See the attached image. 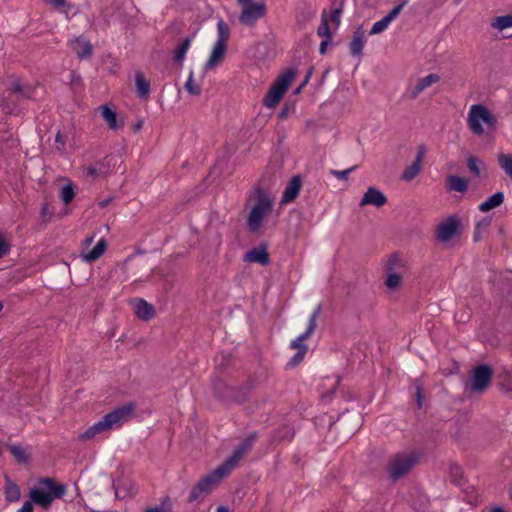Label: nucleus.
<instances>
[{"label": "nucleus", "instance_id": "c03bdc74", "mask_svg": "<svg viewBox=\"0 0 512 512\" xmlns=\"http://www.w3.org/2000/svg\"><path fill=\"white\" fill-rule=\"evenodd\" d=\"M94 431L92 430L91 426L83 433L78 435V440L80 441H88L95 437Z\"/></svg>", "mask_w": 512, "mask_h": 512}, {"label": "nucleus", "instance_id": "338daca9", "mask_svg": "<svg viewBox=\"0 0 512 512\" xmlns=\"http://www.w3.org/2000/svg\"><path fill=\"white\" fill-rule=\"evenodd\" d=\"M503 37H504V38H510V37H512V35L503 34Z\"/></svg>", "mask_w": 512, "mask_h": 512}, {"label": "nucleus", "instance_id": "39448f33", "mask_svg": "<svg viewBox=\"0 0 512 512\" xmlns=\"http://www.w3.org/2000/svg\"><path fill=\"white\" fill-rule=\"evenodd\" d=\"M467 122L470 130L474 134L482 135L484 133L482 123L486 124L488 127H494L497 123V119L487 107L477 104L471 106Z\"/></svg>", "mask_w": 512, "mask_h": 512}, {"label": "nucleus", "instance_id": "72a5a7b5", "mask_svg": "<svg viewBox=\"0 0 512 512\" xmlns=\"http://www.w3.org/2000/svg\"><path fill=\"white\" fill-rule=\"evenodd\" d=\"M11 91L20 94L23 98H31L34 93V89L31 86L22 85L19 81L12 83Z\"/></svg>", "mask_w": 512, "mask_h": 512}, {"label": "nucleus", "instance_id": "c85d7f7f", "mask_svg": "<svg viewBox=\"0 0 512 512\" xmlns=\"http://www.w3.org/2000/svg\"><path fill=\"white\" fill-rule=\"evenodd\" d=\"M491 27L500 32H504L505 30L512 28V14L493 18L491 21Z\"/></svg>", "mask_w": 512, "mask_h": 512}, {"label": "nucleus", "instance_id": "9b49d317", "mask_svg": "<svg viewBox=\"0 0 512 512\" xmlns=\"http://www.w3.org/2000/svg\"><path fill=\"white\" fill-rule=\"evenodd\" d=\"M241 7L242 11L239 15V21L247 27H253L258 19L266 15V5L263 2L246 4Z\"/></svg>", "mask_w": 512, "mask_h": 512}, {"label": "nucleus", "instance_id": "de8ad7c7", "mask_svg": "<svg viewBox=\"0 0 512 512\" xmlns=\"http://www.w3.org/2000/svg\"><path fill=\"white\" fill-rule=\"evenodd\" d=\"M450 471H451V475L453 477V481L456 482L457 484H459V482L456 480V477H461V475H462L461 468L457 465H453V466H451Z\"/></svg>", "mask_w": 512, "mask_h": 512}, {"label": "nucleus", "instance_id": "c9c22d12", "mask_svg": "<svg viewBox=\"0 0 512 512\" xmlns=\"http://www.w3.org/2000/svg\"><path fill=\"white\" fill-rule=\"evenodd\" d=\"M317 33L323 39L330 40V38H331L328 19L326 17L325 12H323V14L321 16V24L318 27Z\"/></svg>", "mask_w": 512, "mask_h": 512}, {"label": "nucleus", "instance_id": "49530a36", "mask_svg": "<svg viewBox=\"0 0 512 512\" xmlns=\"http://www.w3.org/2000/svg\"><path fill=\"white\" fill-rule=\"evenodd\" d=\"M81 82H82V79H81L80 75L75 73V72H71V74H70V84L73 87H77V86L81 85Z\"/></svg>", "mask_w": 512, "mask_h": 512}, {"label": "nucleus", "instance_id": "4be33fe9", "mask_svg": "<svg viewBox=\"0 0 512 512\" xmlns=\"http://www.w3.org/2000/svg\"><path fill=\"white\" fill-rule=\"evenodd\" d=\"M244 261L266 265L269 263V255L263 247L254 248L244 255Z\"/></svg>", "mask_w": 512, "mask_h": 512}, {"label": "nucleus", "instance_id": "37998d69", "mask_svg": "<svg viewBox=\"0 0 512 512\" xmlns=\"http://www.w3.org/2000/svg\"><path fill=\"white\" fill-rule=\"evenodd\" d=\"M425 155H426V147H425V145H423V144L418 145L417 146V153H416V157H415L414 162L423 165V159H424Z\"/></svg>", "mask_w": 512, "mask_h": 512}, {"label": "nucleus", "instance_id": "bf43d9fd", "mask_svg": "<svg viewBox=\"0 0 512 512\" xmlns=\"http://www.w3.org/2000/svg\"><path fill=\"white\" fill-rule=\"evenodd\" d=\"M240 6L253 3L252 0H237Z\"/></svg>", "mask_w": 512, "mask_h": 512}, {"label": "nucleus", "instance_id": "f704fd0d", "mask_svg": "<svg viewBox=\"0 0 512 512\" xmlns=\"http://www.w3.org/2000/svg\"><path fill=\"white\" fill-rule=\"evenodd\" d=\"M9 450L18 462L26 463L28 461V454L21 446L11 445Z\"/></svg>", "mask_w": 512, "mask_h": 512}, {"label": "nucleus", "instance_id": "cd10ccee", "mask_svg": "<svg viewBox=\"0 0 512 512\" xmlns=\"http://www.w3.org/2000/svg\"><path fill=\"white\" fill-rule=\"evenodd\" d=\"M100 111H101V115H102L103 119L108 124L110 129L117 130L122 126V124H119L117 122L116 113L112 109H110L108 106H101Z\"/></svg>", "mask_w": 512, "mask_h": 512}, {"label": "nucleus", "instance_id": "3c124183", "mask_svg": "<svg viewBox=\"0 0 512 512\" xmlns=\"http://www.w3.org/2000/svg\"><path fill=\"white\" fill-rule=\"evenodd\" d=\"M416 397H417V405L419 408H421L422 404H423V394H422V388L419 385L416 386Z\"/></svg>", "mask_w": 512, "mask_h": 512}, {"label": "nucleus", "instance_id": "a18cd8bd", "mask_svg": "<svg viewBox=\"0 0 512 512\" xmlns=\"http://www.w3.org/2000/svg\"><path fill=\"white\" fill-rule=\"evenodd\" d=\"M9 252V244L7 241L0 235V258L6 255Z\"/></svg>", "mask_w": 512, "mask_h": 512}, {"label": "nucleus", "instance_id": "4c0bfd02", "mask_svg": "<svg viewBox=\"0 0 512 512\" xmlns=\"http://www.w3.org/2000/svg\"><path fill=\"white\" fill-rule=\"evenodd\" d=\"M480 163H481V160L474 156H469L467 159L468 169L476 177L480 176V167H479Z\"/></svg>", "mask_w": 512, "mask_h": 512}, {"label": "nucleus", "instance_id": "b1692460", "mask_svg": "<svg viewBox=\"0 0 512 512\" xmlns=\"http://www.w3.org/2000/svg\"><path fill=\"white\" fill-rule=\"evenodd\" d=\"M364 44H365L364 31H362L360 28H358L354 32L352 40L349 45L351 55L361 56Z\"/></svg>", "mask_w": 512, "mask_h": 512}, {"label": "nucleus", "instance_id": "c756f323", "mask_svg": "<svg viewBox=\"0 0 512 512\" xmlns=\"http://www.w3.org/2000/svg\"><path fill=\"white\" fill-rule=\"evenodd\" d=\"M497 160L500 168L512 180V154L498 153Z\"/></svg>", "mask_w": 512, "mask_h": 512}, {"label": "nucleus", "instance_id": "7c9ffc66", "mask_svg": "<svg viewBox=\"0 0 512 512\" xmlns=\"http://www.w3.org/2000/svg\"><path fill=\"white\" fill-rule=\"evenodd\" d=\"M447 181L450 190L464 192L467 189V182L459 176L450 175Z\"/></svg>", "mask_w": 512, "mask_h": 512}, {"label": "nucleus", "instance_id": "f03ea898", "mask_svg": "<svg viewBox=\"0 0 512 512\" xmlns=\"http://www.w3.org/2000/svg\"><path fill=\"white\" fill-rule=\"evenodd\" d=\"M273 197L265 190H256V203L252 207L247 219V225L252 232H256L262 226L263 219L271 212Z\"/></svg>", "mask_w": 512, "mask_h": 512}, {"label": "nucleus", "instance_id": "79ce46f5", "mask_svg": "<svg viewBox=\"0 0 512 512\" xmlns=\"http://www.w3.org/2000/svg\"><path fill=\"white\" fill-rule=\"evenodd\" d=\"M356 166H352L345 170H331L330 174H332L334 177H336L338 180H347L349 174L354 171Z\"/></svg>", "mask_w": 512, "mask_h": 512}, {"label": "nucleus", "instance_id": "e2e57ef3", "mask_svg": "<svg viewBox=\"0 0 512 512\" xmlns=\"http://www.w3.org/2000/svg\"><path fill=\"white\" fill-rule=\"evenodd\" d=\"M491 512H505V511L500 507H495L491 510Z\"/></svg>", "mask_w": 512, "mask_h": 512}, {"label": "nucleus", "instance_id": "13d9d810", "mask_svg": "<svg viewBox=\"0 0 512 512\" xmlns=\"http://www.w3.org/2000/svg\"><path fill=\"white\" fill-rule=\"evenodd\" d=\"M145 512H164L162 508L154 507V508H148Z\"/></svg>", "mask_w": 512, "mask_h": 512}, {"label": "nucleus", "instance_id": "bb28decb", "mask_svg": "<svg viewBox=\"0 0 512 512\" xmlns=\"http://www.w3.org/2000/svg\"><path fill=\"white\" fill-rule=\"evenodd\" d=\"M136 92L140 98H145L150 92V83L146 80L142 72L138 71L135 74Z\"/></svg>", "mask_w": 512, "mask_h": 512}, {"label": "nucleus", "instance_id": "603ef678", "mask_svg": "<svg viewBox=\"0 0 512 512\" xmlns=\"http://www.w3.org/2000/svg\"><path fill=\"white\" fill-rule=\"evenodd\" d=\"M87 175L94 177L98 174L97 168L94 166H88L85 168Z\"/></svg>", "mask_w": 512, "mask_h": 512}, {"label": "nucleus", "instance_id": "4468645a", "mask_svg": "<svg viewBox=\"0 0 512 512\" xmlns=\"http://www.w3.org/2000/svg\"><path fill=\"white\" fill-rule=\"evenodd\" d=\"M255 438V434L248 436L235 448L231 457L222 463L230 472L235 469L243 456L252 448Z\"/></svg>", "mask_w": 512, "mask_h": 512}, {"label": "nucleus", "instance_id": "a878e982", "mask_svg": "<svg viewBox=\"0 0 512 512\" xmlns=\"http://www.w3.org/2000/svg\"><path fill=\"white\" fill-rule=\"evenodd\" d=\"M503 201L504 194L502 192H496L479 205V210L481 212H488L500 206L503 203Z\"/></svg>", "mask_w": 512, "mask_h": 512}, {"label": "nucleus", "instance_id": "09e8293b", "mask_svg": "<svg viewBox=\"0 0 512 512\" xmlns=\"http://www.w3.org/2000/svg\"><path fill=\"white\" fill-rule=\"evenodd\" d=\"M55 144H56L55 147H56L57 150H62L64 148L65 141H64V138H63V136L61 135L60 132H58L56 134Z\"/></svg>", "mask_w": 512, "mask_h": 512}, {"label": "nucleus", "instance_id": "412c9836", "mask_svg": "<svg viewBox=\"0 0 512 512\" xmlns=\"http://www.w3.org/2000/svg\"><path fill=\"white\" fill-rule=\"evenodd\" d=\"M137 493V487L133 480L123 479L115 485V495L117 498L124 499L126 497H132Z\"/></svg>", "mask_w": 512, "mask_h": 512}, {"label": "nucleus", "instance_id": "0eeeda50", "mask_svg": "<svg viewBox=\"0 0 512 512\" xmlns=\"http://www.w3.org/2000/svg\"><path fill=\"white\" fill-rule=\"evenodd\" d=\"M320 312H321V305H318L315 308L314 312L312 313V315L309 319V324H308V328H307L306 332L291 342L290 347L294 350H297L296 355L291 360V363L293 365L299 364L303 360L305 354L307 353L308 347L304 343V341L307 340L308 338H310V336L315 331L316 321H317L318 316L320 315Z\"/></svg>", "mask_w": 512, "mask_h": 512}, {"label": "nucleus", "instance_id": "9d476101", "mask_svg": "<svg viewBox=\"0 0 512 512\" xmlns=\"http://www.w3.org/2000/svg\"><path fill=\"white\" fill-rule=\"evenodd\" d=\"M461 227L460 219L451 215L441 221L436 228L435 236L439 243L447 245L451 240L459 234Z\"/></svg>", "mask_w": 512, "mask_h": 512}, {"label": "nucleus", "instance_id": "2eb2a0df", "mask_svg": "<svg viewBox=\"0 0 512 512\" xmlns=\"http://www.w3.org/2000/svg\"><path fill=\"white\" fill-rule=\"evenodd\" d=\"M408 3V0H402L399 5L394 7L388 15L381 20L375 22L370 30L371 35L379 34L383 32L389 24L400 14L403 7Z\"/></svg>", "mask_w": 512, "mask_h": 512}, {"label": "nucleus", "instance_id": "7ed1b4c3", "mask_svg": "<svg viewBox=\"0 0 512 512\" xmlns=\"http://www.w3.org/2000/svg\"><path fill=\"white\" fill-rule=\"evenodd\" d=\"M230 473L231 472L223 464H221L216 469L203 476L192 488L188 498L189 502H194L201 495L210 493Z\"/></svg>", "mask_w": 512, "mask_h": 512}, {"label": "nucleus", "instance_id": "864d4df0", "mask_svg": "<svg viewBox=\"0 0 512 512\" xmlns=\"http://www.w3.org/2000/svg\"><path fill=\"white\" fill-rule=\"evenodd\" d=\"M49 3L52 4L55 8H60L66 4V0H49Z\"/></svg>", "mask_w": 512, "mask_h": 512}, {"label": "nucleus", "instance_id": "1a4fd4ad", "mask_svg": "<svg viewBox=\"0 0 512 512\" xmlns=\"http://www.w3.org/2000/svg\"><path fill=\"white\" fill-rule=\"evenodd\" d=\"M405 271L403 260L397 255L390 256L386 263V286L391 290L399 289L401 287Z\"/></svg>", "mask_w": 512, "mask_h": 512}, {"label": "nucleus", "instance_id": "5fc2aeb1", "mask_svg": "<svg viewBox=\"0 0 512 512\" xmlns=\"http://www.w3.org/2000/svg\"><path fill=\"white\" fill-rule=\"evenodd\" d=\"M92 242H93V236L87 237L82 242V249L87 250V248L92 244Z\"/></svg>", "mask_w": 512, "mask_h": 512}, {"label": "nucleus", "instance_id": "052dcab7", "mask_svg": "<svg viewBox=\"0 0 512 512\" xmlns=\"http://www.w3.org/2000/svg\"><path fill=\"white\" fill-rule=\"evenodd\" d=\"M217 512H230L228 508L220 506L217 508Z\"/></svg>", "mask_w": 512, "mask_h": 512}, {"label": "nucleus", "instance_id": "20e7f679", "mask_svg": "<svg viewBox=\"0 0 512 512\" xmlns=\"http://www.w3.org/2000/svg\"><path fill=\"white\" fill-rule=\"evenodd\" d=\"M217 32V41L214 44L210 57L205 64L206 70H211L218 66L223 61L227 50V41L230 37V28L228 24L225 21L220 20L217 23Z\"/></svg>", "mask_w": 512, "mask_h": 512}, {"label": "nucleus", "instance_id": "2f4dec72", "mask_svg": "<svg viewBox=\"0 0 512 512\" xmlns=\"http://www.w3.org/2000/svg\"><path fill=\"white\" fill-rule=\"evenodd\" d=\"M422 170V164H418L416 162H413L411 165L405 168V170L402 173L401 178L404 181H411L413 180Z\"/></svg>", "mask_w": 512, "mask_h": 512}, {"label": "nucleus", "instance_id": "f3484780", "mask_svg": "<svg viewBox=\"0 0 512 512\" xmlns=\"http://www.w3.org/2000/svg\"><path fill=\"white\" fill-rule=\"evenodd\" d=\"M387 203V197L377 188L369 187L364 193L359 206L373 205L375 207H382Z\"/></svg>", "mask_w": 512, "mask_h": 512}, {"label": "nucleus", "instance_id": "6e6d98bb", "mask_svg": "<svg viewBox=\"0 0 512 512\" xmlns=\"http://www.w3.org/2000/svg\"><path fill=\"white\" fill-rule=\"evenodd\" d=\"M329 41L330 40L323 39L322 42L320 43L319 51L321 54H324L326 52V47H327Z\"/></svg>", "mask_w": 512, "mask_h": 512}, {"label": "nucleus", "instance_id": "f8f14e48", "mask_svg": "<svg viewBox=\"0 0 512 512\" xmlns=\"http://www.w3.org/2000/svg\"><path fill=\"white\" fill-rule=\"evenodd\" d=\"M135 411V404L130 402L124 405H121L111 412L104 415V418L110 428H114L117 425H120L123 422L129 421Z\"/></svg>", "mask_w": 512, "mask_h": 512}, {"label": "nucleus", "instance_id": "ddd939ff", "mask_svg": "<svg viewBox=\"0 0 512 512\" xmlns=\"http://www.w3.org/2000/svg\"><path fill=\"white\" fill-rule=\"evenodd\" d=\"M492 378V369L488 365H479L474 368L471 377V389L482 392L486 389Z\"/></svg>", "mask_w": 512, "mask_h": 512}, {"label": "nucleus", "instance_id": "dca6fc26", "mask_svg": "<svg viewBox=\"0 0 512 512\" xmlns=\"http://www.w3.org/2000/svg\"><path fill=\"white\" fill-rule=\"evenodd\" d=\"M440 81V76L431 73L425 77L419 78L414 86L410 87L408 92L411 99H416L425 89Z\"/></svg>", "mask_w": 512, "mask_h": 512}, {"label": "nucleus", "instance_id": "6e6552de", "mask_svg": "<svg viewBox=\"0 0 512 512\" xmlns=\"http://www.w3.org/2000/svg\"><path fill=\"white\" fill-rule=\"evenodd\" d=\"M418 463V455L414 452L399 453L389 463V475L398 480L407 474Z\"/></svg>", "mask_w": 512, "mask_h": 512}, {"label": "nucleus", "instance_id": "774afa93", "mask_svg": "<svg viewBox=\"0 0 512 512\" xmlns=\"http://www.w3.org/2000/svg\"><path fill=\"white\" fill-rule=\"evenodd\" d=\"M4 305L3 303L0 301V311L3 309Z\"/></svg>", "mask_w": 512, "mask_h": 512}, {"label": "nucleus", "instance_id": "393cba45", "mask_svg": "<svg viewBox=\"0 0 512 512\" xmlns=\"http://www.w3.org/2000/svg\"><path fill=\"white\" fill-rule=\"evenodd\" d=\"M4 495L8 502H16L21 497L20 488L7 476L5 477Z\"/></svg>", "mask_w": 512, "mask_h": 512}, {"label": "nucleus", "instance_id": "e433bc0d", "mask_svg": "<svg viewBox=\"0 0 512 512\" xmlns=\"http://www.w3.org/2000/svg\"><path fill=\"white\" fill-rule=\"evenodd\" d=\"M185 89L191 95H199L201 93L200 85L194 82L193 73H190L185 83Z\"/></svg>", "mask_w": 512, "mask_h": 512}, {"label": "nucleus", "instance_id": "680f3d73", "mask_svg": "<svg viewBox=\"0 0 512 512\" xmlns=\"http://www.w3.org/2000/svg\"><path fill=\"white\" fill-rule=\"evenodd\" d=\"M109 202H110V199H106V200H104V201L100 202V203H99V205H100L101 207H105V206H107V205H108V203H109Z\"/></svg>", "mask_w": 512, "mask_h": 512}, {"label": "nucleus", "instance_id": "58836bf2", "mask_svg": "<svg viewBox=\"0 0 512 512\" xmlns=\"http://www.w3.org/2000/svg\"><path fill=\"white\" fill-rule=\"evenodd\" d=\"M489 224L490 221L487 219H484L477 223L473 234L474 241H479L482 238V233L489 226Z\"/></svg>", "mask_w": 512, "mask_h": 512}, {"label": "nucleus", "instance_id": "f257e3e1", "mask_svg": "<svg viewBox=\"0 0 512 512\" xmlns=\"http://www.w3.org/2000/svg\"><path fill=\"white\" fill-rule=\"evenodd\" d=\"M66 492L65 485L57 483L52 478H40L29 491V499L36 505L48 509L52 502L61 498Z\"/></svg>", "mask_w": 512, "mask_h": 512}, {"label": "nucleus", "instance_id": "5701e85b", "mask_svg": "<svg viewBox=\"0 0 512 512\" xmlns=\"http://www.w3.org/2000/svg\"><path fill=\"white\" fill-rule=\"evenodd\" d=\"M72 50L79 58H89L92 55V45L83 38H76L71 42Z\"/></svg>", "mask_w": 512, "mask_h": 512}, {"label": "nucleus", "instance_id": "473e14b6", "mask_svg": "<svg viewBox=\"0 0 512 512\" xmlns=\"http://www.w3.org/2000/svg\"><path fill=\"white\" fill-rule=\"evenodd\" d=\"M190 44H191V38H186L178 45V47L176 48V50L174 52V60L176 62H178V63L183 62L186 52L188 51V49L190 47Z\"/></svg>", "mask_w": 512, "mask_h": 512}, {"label": "nucleus", "instance_id": "ea45409f", "mask_svg": "<svg viewBox=\"0 0 512 512\" xmlns=\"http://www.w3.org/2000/svg\"><path fill=\"white\" fill-rule=\"evenodd\" d=\"M91 428L94 431L95 435L101 434V433L111 429L110 426L108 425V423L106 422L104 416L102 417L101 420H99L98 422L94 423L91 426Z\"/></svg>", "mask_w": 512, "mask_h": 512}, {"label": "nucleus", "instance_id": "8fccbe9b", "mask_svg": "<svg viewBox=\"0 0 512 512\" xmlns=\"http://www.w3.org/2000/svg\"><path fill=\"white\" fill-rule=\"evenodd\" d=\"M33 501L31 499L29 501H26L20 509L17 510V512H32L33 511Z\"/></svg>", "mask_w": 512, "mask_h": 512}, {"label": "nucleus", "instance_id": "6ab92c4d", "mask_svg": "<svg viewBox=\"0 0 512 512\" xmlns=\"http://www.w3.org/2000/svg\"><path fill=\"white\" fill-rule=\"evenodd\" d=\"M130 304L133 306L136 316L141 320L148 321L155 315L153 305L142 298L131 299Z\"/></svg>", "mask_w": 512, "mask_h": 512}, {"label": "nucleus", "instance_id": "423d86ee", "mask_svg": "<svg viewBox=\"0 0 512 512\" xmlns=\"http://www.w3.org/2000/svg\"><path fill=\"white\" fill-rule=\"evenodd\" d=\"M295 74L293 69H289L277 77L263 100L266 107L274 108L279 103L289 85L294 80Z\"/></svg>", "mask_w": 512, "mask_h": 512}, {"label": "nucleus", "instance_id": "aec40b11", "mask_svg": "<svg viewBox=\"0 0 512 512\" xmlns=\"http://www.w3.org/2000/svg\"><path fill=\"white\" fill-rule=\"evenodd\" d=\"M106 250V242L104 239H100L97 244L91 250L81 249L80 256L86 263H93L98 260Z\"/></svg>", "mask_w": 512, "mask_h": 512}, {"label": "nucleus", "instance_id": "a19ab883", "mask_svg": "<svg viewBox=\"0 0 512 512\" xmlns=\"http://www.w3.org/2000/svg\"><path fill=\"white\" fill-rule=\"evenodd\" d=\"M60 197L65 204L70 203L74 197L73 188L70 185L62 187Z\"/></svg>", "mask_w": 512, "mask_h": 512}, {"label": "nucleus", "instance_id": "0e129e2a", "mask_svg": "<svg viewBox=\"0 0 512 512\" xmlns=\"http://www.w3.org/2000/svg\"><path fill=\"white\" fill-rule=\"evenodd\" d=\"M141 127H142V122H138V123L135 125L134 130H135V131H137V130L141 129Z\"/></svg>", "mask_w": 512, "mask_h": 512}, {"label": "nucleus", "instance_id": "a211bd4d", "mask_svg": "<svg viewBox=\"0 0 512 512\" xmlns=\"http://www.w3.org/2000/svg\"><path fill=\"white\" fill-rule=\"evenodd\" d=\"M301 186L302 179L300 175L293 176L286 184V187L282 194L281 204H288L293 202L297 198Z\"/></svg>", "mask_w": 512, "mask_h": 512}, {"label": "nucleus", "instance_id": "4d7b16f0", "mask_svg": "<svg viewBox=\"0 0 512 512\" xmlns=\"http://www.w3.org/2000/svg\"><path fill=\"white\" fill-rule=\"evenodd\" d=\"M285 435L282 438H288L291 439L293 437V432L289 428H285Z\"/></svg>", "mask_w": 512, "mask_h": 512}, {"label": "nucleus", "instance_id": "69168bd1", "mask_svg": "<svg viewBox=\"0 0 512 512\" xmlns=\"http://www.w3.org/2000/svg\"><path fill=\"white\" fill-rule=\"evenodd\" d=\"M310 75H311V71H309L308 75L306 76L303 85H305L308 82Z\"/></svg>", "mask_w": 512, "mask_h": 512}]
</instances>
